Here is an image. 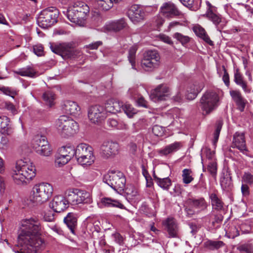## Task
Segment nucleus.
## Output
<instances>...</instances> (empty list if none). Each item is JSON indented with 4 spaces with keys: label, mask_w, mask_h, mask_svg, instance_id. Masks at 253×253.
Masks as SVG:
<instances>
[{
    "label": "nucleus",
    "mask_w": 253,
    "mask_h": 253,
    "mask_svg": "<svg viewBox=\"0 0 253 253\" xmlns=\"http://www.w3.org/2000/svg\"><path fill=\"white\" fill-rule=\"evenodd\" d=\"M123 110L129 118L132 117L137 112L135 109H134L130 104L127 103L124 104Z\"/></svg>",
    "instance_id": "45"
},
{
    "label": "nucleus",
    "mask_w": 253,
    "mask_h": 253,
    "mask_svg": "<svg viewBox=\"0 0 253 253\" xmlns=\"http://www.w3.org/2000/svg\"><path fill=\"white\" fill-rule=\"evenodd\" d=\"M127 24L124 18L115 20L109 23L107 26V28L109 31L118 32L126 28Z\"/></svg>",
    "instance_id": "28"
},
{
    "label": "nucleus",
    "mask_w": 253,
    "mask_h": 253,
    "mask_svg": "<svg viewBox=\"0 0 253 253\" xmlns=\"http://www.w3.org/2000/svg\"><path fill=\"white\" fill-rule=\"evenodd\" d=\"M55 127L63 137H69L76 134L79 130L77 123L66 115L60 116L55 121Z\"/></svg>",
    "instance_id": "5"
},
{
    "label": "nucleus",
    "mask_w": 253,
    "mask_h": 253,
    "mask_svg": "<svg viewBox=\"0 0 253 253\" xmlns=\"http://www.w3.org/2000/svg\"><path fill=\"white\" fill-rule=\"evenodd\" d=\"M232 146L238 149L243 154L248 155V150L246 146V142L244 132H236L233 135Z\"/></svg>",
    "instance_id": "17"
},
{
    "label": "nucleus",
    "mask_w": 253,
    "mask_h": 253,
    "mask_svg": "<svg viewBox=\"0 0 253 253\" xmlns=\"http://www.w3.org/2000/svg\"><path fill=\"white\" fill-rule=\"evenodd\" d=\"M127 95L130 98L136 100L139 95L136 89L130 88L127 91Z\"/></svg>",
    "instance_id": "57"
},
{
    "label": "nucleus",
    "mask_w": 253,
    "mask_h": 253,
    "mask_svg": "<svg viewBox=\"0 0 253 253\" xmlns=\"http://www.w3.org/2000/svg\"><path fill=\"white\" fill-rule=\"evenodd\" d=\"M88 117L92 123L97 124L100 122L106 117L104 107L99 105L91 106L89 109Z\"/></svg>",
    "instance_id": "15"
},
{
    "label": "nucleus",
    "mask_w": 253,
    "mask_h": 253,
    "mask_svg": "<svg viewBox=\"0 0 253 253\" xmlns=\"http://www.w3.org/2000/svg\"><path fill=\"white\" fill-rule=\"evenodd\" d=\"M36 174L35 166L30 160L26 159L17 161L11 172L13 181L19 185H26Z\"/></svg>",
    "instance_id": "2"
},
{
    "label": "nucleus",
    "mask_w": 253,
    "mask_h": 253,
    "mask_svg": "<svg viewBox=\"0 0 253 253\" xmlns=\"http://www.w3.org/2000/svg\"><path fill=\"white\" fill-rule=\"evenodd\" d=\"M17 74L21 76L36 78L38 76V73L34 68L30 66L20 69L17 71Z\"/></svg>",
    "instance_id": "32"
},
{
    "label": "nucleus",
    "mask_w": 253,
    "mask_h": 253,
    "mask_svg": "<svg viewBox=\"0 0 253 253\" xmlns=\"http://www.w3.org/2000/svg\"><path fill=\"white\" fill-rule=\"evenodd\" d=\"M219 104L218 94L214 91H208L201 98L199 106L203 111V114L207 115L215 110Z\"/></svg>",
    "instance_id": "7"
},
{
    "label": "nucleus",
    "mask_w": 253,
    "mask_h": 253,
    "mask_svg": "<svg viewBox=\"0 0 253 253\" xmlns=\"http://www.w3.org/2000/svg\"><path fill=\"white\" fill-rule=\"evenodd\" d=\"M207 17L211 20L216 26L220 23L221 18L215 13L206 14Z\"/></svg>",
    "instance_id": "51"
},
{
    "label": "nucleus",
    "mask_w": 253,
    "mask_h": 253,
    "mask_svg": "<svg viewBox=\"0 0 253 253\" xmlns=\"http://www.w3.org/2000/svg\"><path fill=\"white\" fill-rule=\"evenodd\" d=\"M207 206V203L203 198L199 199L189 198L185 202V211L191 216L196 212L205 210Z\"/></svg>",
    "instance_id": "12"
},
{
    "label": "nucleus",
    "mask_w": 253,
    "mask_h": 253,
    "mask_svg": "<svg viewBox=\"0 0 253 253\" xmlns=\"http://www.w3.org/2000/svg\"><path fill=\"white\" fill-rule=\"evenodd\" d=\"M242 182L250 185L253 184V175L249 172H245L242 177Z\"/></svg>",
    "instance_id": "54"
},
{
    "label": "nucleus",
    "mask_w": 253,
    "mask_h": 253,
    "mask_svg": "<svg viewBox=\"0 0 253 253\" xmlns=\"http://www.w3.org/2000/svg\"><path fill=\"white\" fill-rule=\"evenodd\" d=\"M119 144L113 141H104L100 148L101 156L106 159L114 158L119 154Z\"/></svg>",
    "instance_id": "11"
},
{
    "label": "nucleus",
    "mask_w": 253,
    "mask_h": 253,
    "mask_svg": "<svg viewBox=\"0 0 253 253\" xmlns=\"http://www.w3.org/2000/svg\"><path fill=\"white\" fill-rule=\"evenodd\" d=\"M182 177L183 182L186 184L191 183L194 179L192 171L188 169H185L182 170Z\"/></svg>",
    "instance_id": "41"
},
{
    "label": "nucleus",
    "mask_w": 253,
    "mask_h": 253,
    "mask_svg": "<svg viewBox=\"0 0 253 253\" xmlns=\"http://www.w3.org/2000/svg\"><path fill=\"white\" fill-rule=\"evenodd\" d=\"M111 100L113 103V113L121 112L124 106V104H123V102L113 99H111Z\"/></svg>",
    "instance_id": "52"
},
{
    "label": "nucleus",
    "mask_w": 253,
    "mask_h": 253,
    "mask_svg": "<svg viewBox=\"0 0 253 253\" xmlns=\"http://www.w3.org/2000/svg\"><path fill=\"white\" fill-rule=\"evenodd\" d=\"M70 204L67 198L62 195H56L49 203V207L56 212H60L66 210Z\"/></svg>",
    "instance_id": "16"
},
{
    "label": "nucleus",
    "mask_w": 253,
    "mask_h": 253,
    "mask_svg": "<svg viewBox=\"0 0 253 253\" xmlns=\"http://www.w3.org/2000/svg\"><path fill=\"white\" fill-rule=\"evenodd\" d=\"M107 125L109 127L116 128L118 126V121L116 119L109 118L107 121Z\"/></svg>",
    "instance_id": "64"
},
{
    "label": "nucleus",
    "mask_w": 253,
    "mask_h": 253,
    "mask_svg": "<svg viewBox=\"0 0 253 253\" xmlns=\"http://www.w3.org/2000/svg\"><path fill=\"white\" fill-rule=\"evenodd\" d=\"M52 149L49 144L45 145L42 147H39L37 148L36 152L40 155L48 157L51 155Z\"/></svg>",
    "instance_id": "42"
},
{
    "label": "nucleus",
    "mask_w": 253,
    "mask_h": 253,
    "mask_svg": "<svg viewBox=\"0 0 253 253\" xmlns=\"http://www.w3.org/2000/svg\"><path fill=\"white\" fill-rule=\"evenodd\" d=\"M58 12L55 7H51L43 10L39 15L37 22L40 27L45 29L56 23Z\"/></svg>",
    "instance_id": "9"
},
{
    "label": "nucleus",
    "mask_w": 253,
    "mask_h": 253,
    "mask_svg": "<svg viewBox=\"0 0 253 253\" xmlns=\"http://www.w3.org/2000/svg\"><path fill=\"white\" fill-rule=\"evenodd\" d=\"M223 242L220 241H208L206 243V246L211 250L217 249L223 246Z\"/></svg>",
    "instance_id": "47"
},
{
    "label": "nucleus",
    "mask_w": 253,
    "mask_h": 253,
    "mask_svg": "<svg viewBox=\"0 0 253 253\" xmlns=\"http://www.w3.org/2000/svg\"><path fill=\"white\" fill-rule=\"evenodd\" d=\"M113 103L111 99L108 100L105 103L104 110L105 111V115L106 112L113 113Z\"/></svg>",
    "instance_id": "56"
},
{
    "label": "nucleus",
    "mask_w": 253,
    "mask_h": 253,
    "mask_svg": "<svg viewBox=\"0 0 253 253\" xmlns=\"http://www.w3.org/2000/svg\"><path fill=\"white\" fill-rule=\"evenodd\" d=\"M8 140L7 137L0 134V148L3 149L7 145Z\"/></svg>",
    "instance_id": "60"
},
{
    "label": "nucleus",
    "mask_w": 253,
    "mask_h": 253,
    "mask_svg": "<svg viewBox=\"0 0 253 253\" xmlns=\"http://www.w3.org/2000/svg\"><path fill=\"white\" fill-rule=\"evenodd\" d=\"M53 192L52 186L46 182L35 184L30 192L29 200L35 205H41L48 200Z\"/></svg>",
    "instance_id": "3"
},
{
    "label": "nucleus",
    "mask_w": 253,
    "mask_h": 253,
    "mask_svg": "<svg viewBox=\"0 0 253 253\" xmlns=\"http://www.w3.org/2000/svg\"><path fill=\"white\" fill-rule=\"evenodd\" d=\"M222 126V123L221 122L219 121L216 126V128L215 130V131L214 132V139H213V144L215 145V143L217 142L218 139L219 135L220 132L221 131V128Z\"/></svg>",
    "instance_id": "53"
},
{
    "label": "nucleus",
    "mask_w": 253,
    "mask_h": 253,
    "mask_svg": "<svg viewBox=\"0 0 253 253\" xmlns=\"http://www.w3.org/2000/svg\"><path fill=\"white\" fill-rule=\"evenodd\" d=\"M136 50L137 49L135 47H131L129 50L128 55L129 62L131 65L132 68L134 70H136L135 68V53Z\"/></svg>",
    "instance_id": "44"
},
{
    "label": "nucleus",
    "mask_w": 253,
    "mask_h": 253,
    "mask_svg": "<svg viewBox=\"0 0 253 253\" xmlns=\"http://www.w3.org/2000/svg\"><path fill=\"white\" fill-rule=\"evenodd\" d=\"M42 98L47 105L51 107L54 104L55 94L51 91H47L43 94Z\"/></svg>",
    "instance_id": "38"
},
{
    "label": "nucleus",
    "mask_w": 253,
    "mask_h": 253,
    "mask_svg": "<svg viewBox=\"0 0 253 253\" xmlns=\"http://www.w3.org/2000/svg\"><path fill=\"white\" fill-rule=\"evenodd\" d=\"M21 229L17 244L13 251L16 253H37L44 247V240L42 238L43 227L36 217L23 219L21 221Z\"/></svg>",
    "instance_id": "1"
},
{
    "label": "nucleus",
    "mask_w": 253,
    "mask_h": 253,
    "mask_svg": "<svg viewBox=\"0 0 253 253\" xmlns=\"http://www.w3.org/2000/svg\"><path fill=\"white\" fill-rule=\"evenodd\" d=\"M127 14L130 20L134 24L141 21L144 17V12L137 5H132Z\"/></svg>",
    "instance_id": "18"
},
{
    "label": "nucleus",
    "mask_w": 253,
    "mask_h": 253,
    "mask_svg": "<svg viewBox=\"0 0 253 253\" xmlns=\"http://www.w3.org/2000/svg\"><path fill=\"white\" fill-rule=\"evenodd\" d=\"M43 220L45 221H47V222H52L54 219V215L50 211L45 212L43 215Z\"/></svg>",
    "instance_id": "62"
},
{
    "label": "nucleus",
    "mask_w": 253,
    "mask_h": 253,
    "mask_svg": "<svg viewBox=\"0 0 253 253\" xmlns=\"http://www.w3.org/2000/svg\"><path fill=\"white\" fill-rule=\"evenodd\" d=\"M179 1L183 5L191 9L193 6L195 0H179Z\"/></svg>",
    "instance_id": "63"
},
{
    "label": "nucleus",
    "mask_w": 253,
    "mask_h": 253,
    "mask_svg": "<svg viewBox=\"0 0 253 253\" xmlns=\"http://www.w3.org/2000/svg\"><path fill=\"white\" fill-rule=\"evenodd\" d=\"M70 159L66 156H62V154L59 152V154L56 156L55 163V165L60 167L66 164Z\"/></svg>",
    "instance_id": "43"
},
{
    "label": "nucleus",
    "mask_w": 253,
    "mask_h": 253,
    "mask_svg": "<svg viewBox=\"0 0 253 253\" xmlns=\"http://www.w3.org/2000/svg\"><path fill=\"white\" fill-rule=\"evenodd\" d=\"M182 146L179 142H175L167 145L162 149L158 150V154L161 156H166L169 154L174 153L178 150Z\"/></svg>",
    "instance_id": "25"
},
{
    "label": "nucleus",
    "mask_w": 253,
    "mask_h": 253,
    "mask_svg": "<svg viewBox=\"0 0 253 253\" xmlns=\"http://www.w3.org/2000/svg\"><path fill=\"white\" fill-rule=\"evenodd\" d=\"M93 148L85 143H81L76 147V158L93 153Z\"/></svg>",
    "instance_id": "29"
},
{
    "label": "nucleus",
    "mask_w": 253,
    "mask_h": 253,
    "mask_svg": "<svg viewBox=\"0 0 253 253\" xmlns=\"http://www.w3.org/2000/svg\"><path fill=\"white\" fill-rule=\"evenodd\" d=\"M65 196L70 204L73 206L90 204L93 201L90 192L78 188L67 190Z\"/></svg>",
    "instance_id": "6"
},
{
    "label": "nucleus",
    "mask_w": 253,
    "mask_h": 253,
    "mask_svg": "<svg viewBox=\"0 0 253 253\" xmlns=\"http://www.w3.org/2000/svg\"><path fill=\"white\" fill-rule=\"evenodd\" d=\"M1 90L5 94L9 95L12 98H14V96L17 94V92L15 90L12 89L10 87H3L2 88Z\"/></svg>",
    "instance_id": "55"
},
{
    "label": "nucleus",
    "mask_w": 253,
    "mask_h": 253,
    "mask_svg": "<svg viewBox=\"0 0 253 253\" xmlns=\"http://www.w3.org/2000/svg\"><path fill=\"white\" fill-rule=\"evenodd\" d=\"M126 192L131 198H134L138 195L137 188L131 185L126 187Z\"/></svg>",
    "instance_id": "48"
},
{
    "label": "nucleus",
    "mask_w": 253,
    "mask_h": 253,
    "mask_svg": "<svg viewBox=\"0 0 253 253\" xmlns=\"http://www.w3.org/2000/svg\"><path fill=\"white\" fill-rule=\"evenodd\" d=\"M113 0H93L92 4L96 9L108 10L113 6Z\"/></svg>",
    "instance_id": "26"
},
{
    "label": "nucleus",
    "mask_w": 253,
    "mask_h": 253,
    "mask_svg": "<svg viewBox=\"0 0 253 253\" xmlns=\"http://www.w3.org/2000/svg\"><path fill=\"white\" fill-rule=\"evenodd\" d=\"M210 198L211 200V204L213 209L219 211L223 208V203L216 194L212 193L210 195Z\"/></svg>",
    "instance_id": "34"
},
{
    "label": "nucleus",
    "mask_w": 253,
    "mask_h": 253,
    "mask_svg": "<svg viewBox=\"0 0 253 253\" xmlns=\"http://www.w3.org/2000/svg\"><path fill=\"white\" fill-rule=\"evenodd\" d=\"M59 152L62 156H65L70 160L74 156L76 157V148L72 145H66L60 148Z\"/></svg>",
    "instance_id": "31"
},
{
    "label": "nucleus",
    "mask_w": 253,
    "mask_h": 253,
    "mask_svg": "<svg viewBox=\"0 0 253 253\" xmlns=\"http://www.w3.org/2000/svg\"><path fill=\"white\" fill-rule=\"evenodd\" d=\"M50 48L53 52L61 55L64 59L74 58L76 56V51L71 43H50Z\"/></svg>",
    "instance_id": "10"
},
{
    "label": "nucleus",
    "mask_w": 253,
    "mask_h": 253,
    "mask_svg": "<svg viewBox=\"0 0 253 253\" xmlns=\"http://www.w3.org/2000/svg\"><path fill=\"white\" fill-rule=\"evenodd\" d=\"M157 184L164 190H168L171 185V181L169 177L157 179Z\"/></svg>",
    "instance_id": "40"
},
{
    "label": "nucleus",
    "mask_w": 253,
    "mask_h": 253,
    "mask_svg": "<svg viewBox=\"0 0 253 253\" xmlns=\"http://www.w3.org/2000/svg\"><path fill=\"white\" fill-rule=\"evenodd\" d=\"M208 171L210 173L212 177H215L216 174L217 166L215 161H212L209 163L208 166Z\"/></svg>",
    "instance_id": "49"
},
{
    "label": "nucleus",
    "mask_w": 253,
    "mask_h": 253,
    "mask_svg": "<svg viewBox=\"0 0 253 253\" xmlns=\"http://www.w3.org/2000/svg\"><path fill=\"white\" fill-rule=\"evenodd\" d=\"M195 34L202 38L207 43L210 45H212L213 42L210 40L209 37L206 34L204 29L201 27H195L194 29Z\"/></svg>",
    "instance_id": "36"
},
{
    "label": "nucleus",
    "mask_w": 253,
    "mask_h": 253,
    "mask_svg": "<svg viewBox=\"0 0 253 253\" xmlns=\"http://www.w3.org/2000/svg\"><path fill=\"white\" fill-rule=\"evenodd\" d=\"M48 144V142L45 136L37 135L33 139V144L36 150H37V148L39 149V147H42Z\"/></svg>",
    "instance_id": "35"
},
{
    "label": "nucleus",
    "mask_w": 253,
    "mask_h": 253,
    "mask_svg": "<svg viewBox=\"0 0 253 253\" xmlns=\"http://www.w3.org/2000/svg\"><path fill=\"white\" fill-rule=\"evenodd\" d=\"M34 52L39 56H42L43 53V47L41 45H36L33 46Z\"/></svg>",
    "instance_id": "59"
},
{
    "label": "nucleus",
    "mask_w": 253,
    "mask_h": 253,
    "mask_svg": "<svg viewBox=\"0 0 253 253\" xmlns=\"http://www.w3.org/2000/svg\"><path fill=\"white\" fill-rule=\"evenodd\" d=\"M10 120L5 116H0V131L2 133H7L10 128Z\"/></svg>",
    "instance_id": "37"
},
{
    "label": "nucleus",
    "mask_w": 253,
    "mask_h": 253,
    "mask_svg": "<svg viewBox=\"0 0 253 253\" xmlns=\"http://www.w3.org/2000/svg\"><path fill=\"white\" fill-rule=\"evenodd\" d=\"M62 109L65 113L73 115L78 114L81 109L76 102L70 100L64 101Z\"/></svg>",
    "instance_id": "23"
},
{
    "label": "nucleus",
    "mask_w": 253,
    "mask_h": 253,
    "mask_svg": "<svg viewBox=\"0 0 253 253\" xmlns=\"http://www.w3.org/2000/svg\"><path fill=\"white\" fill-rule=\"evenodd\" d=\"M160 57L156 51L148 50L143 54L141 66L145 70H150L158 65Z\"/></svg>",
    "instance_id": "13"
},
{
    "label": "nucleus",
    "mask_w": 253,
    "mask_h": 253,
    "mask_svg": "<svg viewBox=\"0 0 253 253\" xmlns=\"http://www.w3.org/2000/svg\"><path fill=\"white\" fill-rule=\"evenodd\" d=\"M173 38L180 42L183 45L187 44L190 41V38L179 33H175L173 34Z\"/></svg>",
    "instance_id": "46"
},
{
    "label": "nucleus",
    "mask_w": 253,
    "mask_h": 253,
    "mask_svg": "<svg viewBox=\"0 0 253 253\" xmlns=\"http://www.w3.org/2000/svg\"><path fill=\"white\" fill-rule=\"evenodd\" d=\"M204 87L202 83H195L190 84L187 87L185 96L187 99L193 100L197 96L198 94L203 89Z\"/></svg>",
    "instance_id": "21"
},
{
    "label": "nucleus",
    "mask_w": 253,
    "mask_h": 253,
    "mask_svg": "<svg viewBox=\"0 0 253 253\" xmlns=\"http://www.w3.org/2000/svg\"><path fill=\"white\" fill-rule=\"evenodd\" d=\"M103 181L115 191L121 192L124 190L126 180L123 172L121 171H111L105 174Z\"/></svg>",
    "instance_id": "8"
},
{
    "label": "nucleus",
    "mask_w": 253,
    "mask_h": 253,
    "mask_svg": "<svg viewBox=\"0 0 253 253\" xmlns=\"http://www.w3.org/2000/svg\"><path fill=\"white\" fill-rule=\"evenodd\" d=\"M136 100L138 106L148 108L147 102L145 100L143 97L139 95Z\"/></svg>",
    "instance_id": "58"
},
{
    "label": "nucleus",
    "mask_w": 253,
    "mask_h": 253,
    "mask_svg": "<svg viewBox=\"0 0 253 253\" xmlns=\"http://www.w3.org/2000/svg\"><path fill=\"white\" fill-rule=\"evenodd\" d=\"M89 12L88 6L82 1H77L70 5L67 11V17L72 22L80 26L85 23V17Z\"/></svg>",
    "instance_id": "4"
},
{
    "label": "nucleus",
    "mask_w": 253,
    "mask_h": 253,
    "mask_svg": "<svg viewBox=\"0 0 253 253\" xmlns=\"http://www.w3.org/2000/svg\"><path fill=\"white\" fill-rule=\"evenodd\" d=\"M170 91L169 87L166 84L159 85L155 89L151 91L150 98L154 102L163 101L170 97Z\"/></svg>",
    "instance_id": "14"
},
{
    "label": "nucleus",
    "mask_w": 253,
    "mask_h": 253,
    "mask_svg": "<svg viewBox=\"0 0 253 253\" xmlns=\"http://www.w3.org/2000/svg\"><path fill=\"white\" fill-rule=\"evenodd\" d=\"M77 162L81 165H91L94 161V156L93 153L90 154V155H85L82 156V157L76 158Z\"/></svg>",
    "instance_id": "33"
},
{
    "label": "nucleus",
    "mask_w": 253,
    "mask_h": 253,
    "mask_svg": "<svg viewBox=\"0 0 253 253\" xmlns=\"http://www.w3.org/2000/svg\"><path fill=\"white\" fill-rule=\"evenodd\" d=\"M152 131L154 134L157 136L161 135L163 132V128L158 125H155L153 127Z\"/></svg>",
    "instance_id": "61"
},
{
    "label": "nucleus",
    "mask_w": 253,
    "mask_h": 253,
    "mask_svg": "<svg viewBox=\"0 0 253 253\" xmlns=\"http://www.w3.org/2000/svg\"><path fill=\"white\" fill-rule=\"evenodd\" d=\"M64 222L73 234L77 225V218L76 215L72 212L69 213L64 219Z\"/></svg>",
    "instance_id": "27"
},
{
    "label": "nucleus",
    "mask_w": 253,
    "mask_h": 253,
    "mask_svg": "<svg viewBox=\"0 0 253 253\" xmlns=\"http://www.w3.org/2000/svg\"><path fill=\"white\" fill-rule=\"evenodd\" d=\"M234 81L237 85H240L242 88L245 92H251V89L248 87L247 83L244 80L242 75L238 70H236L235 72Z\"/></svg>",
    "instance_id": "30"
},
{
    "label": "nucleus",
    "mask_w": 253,
    "mask_h": 253,
    "mask_svg": "<svg viewBox=\"0 0 253 253\" xmlns=\"http://www.w3.org/2000/svg\"><path fill=\"white\" fill-rule=\"evenodd\" d=\"M161 13L164 16L171 17L181 14L176 6L171 3H166L161 8Z\"/></svg>",
    "instance_id": "22"
},
{
    "label": "nucleus",
    "mask_w": 253,
    "mask_h": 253,
    "mask_svg": "<svg viewBox=\"0 0 253 253\" xmlns=\"http://www.w3.org/2000/svg\"><path fill=\"white\" fill-rule=\"evenodd\" d=\"M1 106L2 108L9 111L13 114L17 113V110L12 103L10 102H4L1 104Z\"/></svg>",
    "instance_id": "50"
},
{
    "label": "nucleus",
    "mask_w": 253,
    "mask_h": 253,
    "mask_svg": "<svg viewBox=\"0 0 253 253\" xmlns=\"http://www.w3.org/2000/svg\"><path fill=\"white\" fill-rule=\"evenodd\" d=\"M229 94L237 106L238 109L241 112L244 111L247 101L243 97L241 92L238 90H230Z\"/></svg>",
    "instance_id": "19"
},
{
    "label": "nucleus",
    "mask_w": 253,
    "mask_h": 253,
    "mask_svg": "<svg viewBox=\"0 0 253 253\" xmlns=\"http://www.w3.org/2000/svg\"><path fill=\"white\" fill-rule=\"evenodd\" d=\"M226 235L229 238L234 239L239 235L238 228L233 225H230L226 230Z\"/></svg>",
    "instance_id": "39"
},
{
    "label": "nucleus",
    "mask_w": 253,
    "mask_h": 253,
    "mask_svg": "<svg viewBox=\"0 0 253 253\" xmlns=\"http://www.w3.org/2000/svg\"><path fill=\"white\" fill-rule=\"evenodd\" d=\"M99 204L101 208H118L121 209L125 208L124 206L120 201L109 197L102 198Z\"/></svg>",
    "instance_id": "24"
},
{
    "label": "nucleus",
    "mask_w": 253,
    "mask_h": 253,
    "mask_svg": "<svg viewBox=\"0 0 253 253\" xmlns=\"http://www.w3.org/2000/svg\"><path fill=\"white\" fill-rule=\"evenodd\" d=\"M169 238H176L178 229L175 220L173 218H168L163 222Z\"/></svg>",
    "instance_id": "20"
}]
</instances>
